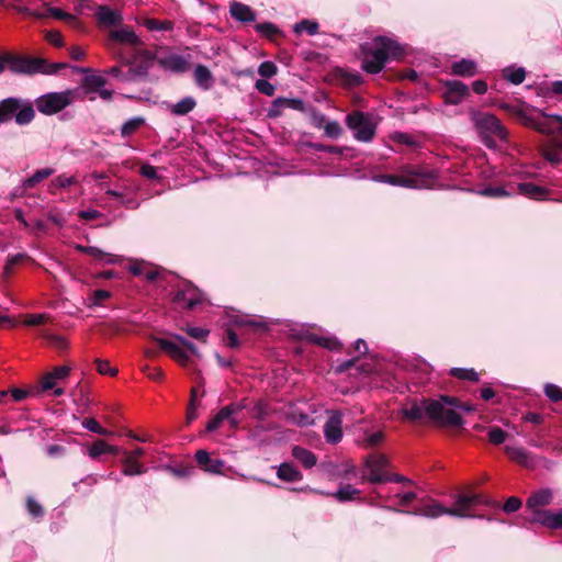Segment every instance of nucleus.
<instances>
[{"label":"nucleus","mask_w":562,"mask_h":562,"mask_svg":"<svg viewBox=\"0 0 562 562\" xmlns=\"http://www.w3.org/2000/svg\"><path fill=\"white\" fill-rule=\"evenodd\" d=\"M516 114L524 125L550 136L542 145V156L553 166L562 164V115L548 114L538 109H519Z\"/></svg>","instance_id":"f257e3e1"},{"label":"nucleus","mask_w":562,"mask_h":562,"mask_svg":"<svg viewBox=\"0 0 562 562\" xmlns=\"http://www.w3.org/2000/svg\"><path fill=\"white\" fill-rule=\"evenodd\" d=\"M457 397L441 395L437 400L424 398L402 408L403 416L411 422L426 417L440 426L460 427L463 425L462 416L447 406H456Z\"/></svg>","instance_id":"f03ea898"},{"label":"nucleus","mask_w":562,"mask_h":562,"mask_svg":"<svg viewBox=\"0 0 562 562\" xmlns=\"http://www.w3.org/2000/svg\"><path fill=\"white\" fill-rule=\"evenodd\" d=\"M492 501L481 494H459L456 497L454 505L452 507H446L436 501H429L414 509L413 512L400 510L386 506V509L405 513L415 516H422L426 518H438L443 515H449L459 518H473L474 515L470 514V510L476 506H490Z\"/></svg>","instance_id":"7ed1b4c3"},{"label":"nucleus","mask_w":562,"mask_h":562,"mask_svg":"<svg viewBox=\"0 0 562 562\" xmlns=\"http://www.w3.org/2000/svg\"><path fill=\"white\" fill-rule=\"evenodd\" d=\"M362 69L368 74H379L389 59L402 56L401 45L386 36H376L371 43L362 44Z\"/></svg>","instance_id":"20e7f679"},{"label":"nucleus","mask_w":562,"mask_h":562,"mask_svg":"<svg viewBox=\"0 0 562 562\" xmlns=\"http://www.w3.org/2000/svg\"><path fill=\"white\" fill-rule=\"evenodd\" d=\"M471 121L481 142L491 149L497 147L498 143L507 140V130L499 119L494 114L482 111H472Z\"/></svg>","instance_id":"39448f33"},{"label":"nucleus","mask_w":562,"mask_h":562,"mask_svg":"<svg viewBox=\"0 0 562 562\" xmlns=\"http://www.w3.org/2000/svg\"><path fill=\"white\" fill-rule=\"evenodd\" d=\"M4 60L7 61V66L13 72L26 75H55L60 69L67 67V64L65 63H48L43 58L20 57L11 54H5Z\"/></svg>","instance_id":"423d86ee"},{"label":"nucleus","mask_w":562,"mask_h":562,"mask_svg":"<svg viewBox=\"0 0 562 562\" xmlns=\"http://www.w3.org/2000/svg\"><path fill=\"white\" fill-rule=\"evenodd\" d=\"M35 116L34 105L27 99L10 97L0 101V124L12 120L20 125L30 124Z\"/></svg>","instance_id":"0eeeda50"},{"label":"nucleus","mask_w":562,"mask_h":562,"mask_svg":"<svg viewBox=\"0 0 562 562\" xmlns=\"http://www.w3.org/2000/svg\"><path fill=\"white\" fill-rule=\"evenodd\" d=\"M346 125L352 131L355 139L361 143H370L376 133V124L372 116L361 111H353L346 116Z\"/></svg>","instance_id":"6e6552de"},{"label":"nucleus","mask_w":562,"mask_h":562,"mask_svg":"<svg viewBox=\"0 0 562 562\" xmlns=\"http://www.w3.org/2000/svg\"><path fill=\"white\" fill-rule=\"evenodd\" d=\"M407 173V176L376 175L373 177V180L375 182L409 189H424L428 187L429 177L426 175L415 169H408Z\"/></svg>","instance_id":"1a4fd4ad"},{"label":"nucleus","mask_w":562,"mask_h":562,"mask_svg":"<svg viewBox=\"0 0 562 562\" xmlns=\"http://www.w3.org/2000/svg\"><path fill=\"white\" fill-rule=\"evenodd\" d=\"M71 91L49 92L36 99L37 110L46 115H53L71 103Z\"/></svg>","instance_id":"9d476101"},{"label":"nucleus","mask_w":562,"mask_h":562,"mask_svg":"<svg viewBox=\"0 0 562 562\" xmlns=\"http://www.w3.org/2000/svg\"><path fill=\"white\" fill-rule=\"evenodd\" d=\"M389 459L382 453H371L364 458L363 479L371 484L384 483Z\"/></svg>","instance_id":"9b49d317"},{"label":"nucleus","mask_w":562,"mask_h":562,"mask_svg":"<svg viewBox=\"0 0 562 562\" xmlns=\"http://www.w3.org/2000/svg\"><path fill=\"white\" fill-rule=\"evenodd\" d=\"M329 417L324 425V437L327 443L336 445L342 439V414L329 411Z\"/></svg>","instance_id":"f8f14e48"},{"label":"nucleus","mask_w":562,"mask_h":562,"mask_svg":"<svg viewBox=\"0 0 562 562\" xmlns=\"http://www.w3.org/2000/svg\"><path fill=\"white\" fill-rule=\"evenodd\" d=\"M173 301L183 304L188 310H193L196 305L202 303L203 294L196 286L188 282L182 289L176 292Z\"/></svg>","instance_id":"ddd939ff"},{"label":"nucleus","mask_w":562,"mask_h":562,"mask_svg":"<svg viewBox=\"0 0 562 562\" xmlns=\"http://www.w3.org/2000/svg\"><path fill=\"white\" fill-rule=\"evenodd\" d=\"M469 93V87L460 80H448L445 83L443 95L447 103L459 104Z\"/></svg>","instance_id":"4468645a"},{"label":"nucleus","mask_w":562,"mask_h":562,"mask_svg":"<svg viewBox=\"0 0 562 562\" xmlns=\"http://www.w3.org/2000/svg\"><path fill=\"white\" fill-rule=\"evenodd\" d=\"M155 341L158 344L160 349L166 351L173 360L179 362L181 366L184 367L188 364L190 360L189 353L177 342L166 338H156Z\"/></svg>","instance_id":"2eb2a0df"},{"label":"nucleus","mask_w":562,"mask_h":562,"mask_svg":"<svg viewBox=\"0 0 562 562\" xmlns=\"http://www.w3.org/2000/svg\"><path fill=\"white\" fill-rule=\"evenodd\" d=\"M109 40L117 44L138 47L143 45L140 37L128 26L112 30Z\"/></svg>","instance_id":"dca6fc26"},{"label":"nucleus","mask_w":562,"mask_h":562,"mask_svg":"<svg viewBox=\"0 0 562 562\" xmlns=\"http://www.w3.org/2000/svg\"><path fill=\"white\" fill-rule=\"evenodd\" d=\"M155 54L150 50L144 49L138 52L136 61H131L133 69L136 72V76L139 77L140 80L147 78L149 70L153 68L155 63Z\"/></svg>","instance_id":"f3484780"},{"label":"nucleus","mask_w":562,"mask_h":562,"mask_svg":"<svg viewBox=\"0 0 562 562\" xmlns=\"http://www.w3.org/2000/svg\"><path fill=\"white\" fill-rule=\"evenodd\" d=\"M198 464L207 473L223 474L225 462L221 459H212L206 450H198L195 452Z\"/></svg>","instance_id":"a211bd4d"},{"label":"nucleus","mask_w":562,"mask_h":562,"mask_svg":"<svg viewBox=\"0 0 562 562\" xmlns=\"http://www.w3.org/2000/svg\"><path fill=\"white\" fill-rule=\"evenodd\" d=\"M532 521L539 522L550 529H560L562 528V510H535Z\"/></svg>","instance_id":"6ab92c4d"},{"label":"nucleus","mask_w":562,"mask_h":562,"mask_svg":"<svg viewBox=\"0 0 562 562\" xmlns=\"http://www.w3.org/2000/svg\"><path fill=\"white\" fill-rule=\"evenodd\" d=\"M158 63L164 69L170 70L172 72H184L189 67L188 59L184 56L178 54H170L164 58H160Z\"/></svg>","instance_id":"aec40b11"},{"label":"nucleus","mask_w":562,"mask_h":562,"mask_svg":"<svg viewBox=\"0 0 562 562\" xmlns=\"http://www.w3.org/2000/svg\"><path fill=\"white\" fill-rule=\"evenodd\" d=\"M384 440V432L382 430L370 431L368 429L361 430L357 436L358 446L364 449H372L380 446Z\"/></svg>","instance_id":"412c9836"},{"label":"nucleus","mask_w":562,"mask_h":562,"mask_svg":"<svg viewBox=\"0 0 562 562\" xmlns=\"http://www.w3.org/2000/svg\"><path fill=\"white\" fill-rule=\"evenodd\" d=\"M229 13L232 18L241 23H250L256 20L255 11L241 2L233 1L229 5Z\"/></svg>","instance_id":"4be33fe9"},{"label":"nucleus","mask_w":562,"mask_h":562,"mask_svg":"<svg viewBox=\"0 0 562 562\" xmlns=\"http://www.w3.org/2000/svg\"><path fill=\"white\" fill-rule=\"evenodd\" d=\"M193 78L196 86L204 91L210 90L214 86V77L211 70L202 64L194 67Z\"/></svg>","instance_id":"5701e85b"},{"label":"nucleus","mask_w":562,"mask_h":562,"mask_svg":"<svg viewBox=\"0 0 562 562\" xmlns=\"http://www.w3.org/2000/svg\"><path fill=\"white\" fill-rule=\"evenodd\" d=\"M505 451L510 457L512 460L526 468H531L535 464L533 456L531 454V452H529L527 449L522 447L506 446Z\"/></svg>","instance_id":"b1692460"},{"label":"nucleus","mask_w":562,"mask_h":562,"mask_svg":"<svg viewBox=\"0 0 562 562\" xmlns=\"http://www.w3.org/2000/svg\"><path fill=\"white\" fill-rule=\"evenodd\" d=\"M552 497V491L549 488L540 490L531 494L527 501V507L532 510V516L535 515V510H540L539 507L549 505Z\"/></svg>","instance_id":"393cba45"},{"label":"nucleus","mask_w":562,"mask_h":562,"mask_svg":"<svg viewBox=\"0 0 562 562\" xmlns=\"http://www.w3.org/2000/svg\"><path fill=\"white\" fill-rule=\"evenodd\" d=\"M97 18L100 24L105 26L116 25L122 21V14L117 10H113L108 5L99 7Z\"/></svg>","instance_id":"a878e982"},{"label":"nucleus","mask_w":562,"mask_h":562,"mask_svg":"<svg viewBox=\"0 0 562 562\" xmlns=\"http://www.w3.org/2000/svg\"><path fill=\"white\" fill-rule=\"evenodd\" d=\"M277 476L284 482H299L303 479L302 472L290 462H283L278 467Z\"/></svg>","instance_id":"bb28decb"},{"label":"nucleus","mask_w":562,"mask_h":562,"mask_svg":"<svg viewBox=\"0 0 562 562\" xmlns=\"http://www.w3.org/2000/svg\"><path fill=\"white\" fill-rule=\"evenodd\" d=\"M451 72L460 77H473L477 72V66L474 60L462 58L451 65Z\"/></svg>","instance_id":"cd10ccee"},{"label":"nucleus","mask_w":562,"mask_h":562,"mask_svg":"<svg viewBox=\"0 0 562 562\" xmlns=\"http://www.w3.org/2000/svg\"><path fill=\"white\" fill-rule=\"evenodd\" d=\"M292 457L297 460L305 469H311L317 463L315 453L301 446H294L292 448Z\"/></svg>","instance_id":"c85d7f7f"},{"label":"nucleus","mask_w":562,"mask_h":562,"mask_svg":"<svg viewBox=\"0 0 562 562\" xmlns=\"http://www.w3.org/2000/svg\"><path fill=\"white\" fill-rule=\"evenodd\" d=\"M517 191L519 194L530 199L541 200L548 193L547 189L541 186H537L532 182H520L517 184Z\"/></svg>","instance_id":"c756f323"},{"label":"nucleus","mask_w":562,"mask_h":562,"mask_svg":"<svg viewBox=\"0 0 562 562\" xmlns=\"http://www.w3.org/2000/svg\"><path fill=\"white\" fill-rule=\"evenodd\" d=\"M124 459H123V474L126 476H133V475H139L143 474L146 471V468L137 461V459H134L132 454H128V451H123Z\"/></svg>","instance_id":"7c9ffc66"},{"label":"nucleus","mask_w":562,"mask_h":562,"mask_svg":"<svg viewBox=\"0 0 562 562\" xmlns=\"http://www.w3.org/2000/svg\"><path fill=\"white\" fill-rule=\"evenodd\" d=\"M224 420H228L232 427H237L238 422L235 417H231L228 408H221L216 415L207 423L206 430L212 432L216 430Z\"/></svg>","instance_id":"2f4dec72"},{"label":"nucleus","mask_w":562,"mask_h":562,"mask_svg":"<svg viewBox=\"0 0 562 562\" xmlns=\"http://www.w3.org/2000/svg\"><path fill=\"white\" fill-rule=\"evenodd\" d=\"M196 105V101L193 97H184L179 100L177 103L170 105V112L175 115H187Z\"/></svg>","instance_id":"473e14b6"},{"label":"nucleus","mask_w":562,"mask_h":562,"mask_svg":"<svg viewBox=\"0 0 562 562\" xmlns=\"http://www.w3.org/2000/svg\"><path fill=\"white\" fill-rule=\"evenodd\" d=\"M361 491L352 486L351 484H344L338 487L335 492L334 497L338 502H349L359 498Z\"/></svg>","instance_id":"72a5a7b5"},{"label":"nucleus","mask_w":562,"mask_h":562,"mask_svg":"<svg viewBox=\"0 0 562 562\" xmlns=\"http://www.w3.org/2000/svg\"><path fill=\"white\" fill-rule=\"evenodd\" d=\"M54 172H55V169L49 168V167L43 168V169H38L31 177H29V178L23 180L22 187H23V189H32L37 183L43 181L44 179H46V178L50 177L52 175H54Z\"/></svg>","instance_id":"f704fd0d"},{"label":"nucleus","mask_w":562,"mask_h":562,"mask_svg":"<svg viewBox=\"0 0 562 562\" xmlns=\"http://www.w3.org/2000/svg\"><path fill=\"white\" fill-rule=\"evenodd\" d=\"M503 77L513 85H520L526 78L524 67L508 66L502 71Z\"/></svg>","instance_id":"c9c22d12"},{"label":"nucleus","mask_w":562,"mask_h":562,"mask_svg":"<svg viewBox=\"0 0 562 562\" xmlns=\"http://www.w3.org/2000/svg\"><path fill=\"white\" fill-rule=\"evenodd\" d=\"M143 25L150 32H155V31H158V32H168V31H172L173 27H175V23L170 20H164V21H160V20H157V19H151V18H147L143 21Z\"/></svg>","instance_id":"e433bc0d"},{"label":"nucleus","mask_w":562,"mask_h":562,"mask_svg":"<svg viewBox=\"0 0 562 562\" xmlns=\"http://www.w3.org/2000/svg\"><path fill=\"white\" fill-rule=\"evenodd\" d=\"M145 124V119L143 116H134L126 122L121 127V136L126 138L133 135L136 131H138Z\"/></svg>","instance_id":"4c0bfd02"},{"label":"nucleus","mask_w":562,"mask_h":562,"mask_svg":"<svg viewBox=\"0 0 562 562\" xmlns=\"http://www.w3.org/2000/svg\"><path fill=\"white\" fill-rule=\"evenodd\" d=\"M15 562H27L33 559V549L25 542H20L15 546L13 551Z\"/></svg>","instance_id":"58836bf2"},{"label":"nucleus","mask_w":562,"mask_h":562,"mask_svg":"<svg viewBox=\"0 0 562 562\" xmlns=\"http://www.w3.org/2000/svg\"><path fill=\"white\" fill-rule=\"evenodd\" d=\"M294 32L301 34L306 32L308 35L318 33V23L316 21L304 19L294 25Z\"/></svg>","instance_id":"ea45409f"},{"label":"nucleus","mask_w":562,"mask_h":562,"mask_svg":"<svg viewBox=\"0 0 562 562\" xmlns=\"http://www.w3.org/2000/svg\"><path fill=\"white\" fill-rule=\"evenodd\" d=\"M450 374L460 380L477 382L480 380L479 373L473 369L452 368Z\"/></svg>","instance_id":"a19ab883"},{"label":"nucleus","mask_w":562,"mask_h":562,"mask_svg":"<svg viewBox=\"0 0 562 562\" xmlns=\"http://www.w3.org/2000/svg\"><path fill=\"white\" fill-rule=\"evenodd\" d=\"M285 109L286 106L284 103V98H277L271 102L269 109L267 110V116L270 119L280 117Z\"/></svg>","instance_id":"79ce46f5"},{"label":"nucleus","mask_w":562,"mask_h":562,"mask_svg":"<svg viewBox=\"0 0 562 562\" xmlns=\"http://www.w3.org/2000/svg\"><path fill=\"white\" fill-rule=\"evenodd\" d=\"M26 509L27 513L35 519L42 518L44 516L43 506L33 496H29L26 498Z\"/></svg>","instance_id":"37998d69"},{"label":"nucleus","mask_w":562,"mask_h":562,"mask_svg":"<svg viewBox=\"0 0 562 562\" xmlns=\"http://www.w3.org/2000/svg\"><path fill=\"white\" fill-rule=\"evenodd\" d=\"M38 334L56 348L65 349L68 347L66 339L61 336L50 334L46 330H41Z\"/></svg>","instance_id":"c03bdc74"},{"label":"nucleus","mask_w":562,"mask_h":562,"mask_svg":"<svg viewBox=\"0 0 562 562\" xmlns=\"http://www.w3.org/2000/svg\"><path fill=\"white\" fill-rule=\"evenodd\" d=\"M43 16H52L54 19L64 20L67 22H72L75 20V16L71 13L54 7L47 8Z\"/></svg>","instance_id":"a18cd8bd"},{"label":"nucleus","mask_w":562,"mask_h":562,"mask_svg":"<svg viewBox=\"0 0 562 562\" xmlns=\"http://www.w3.org/2000/svg\"><path fill=\"white\" fill-rule=\"evenodd\" d=\"M81 424L83 428L91 432L101 436H108L110 434V431L103 428L94 418H85Z\"/></svg>","instance_id":"49530a36"},{"label":"nucleus","mask_w":562,"mask_h":562,"mask_svg":"<svg viewBox=\"0 0 562 562\" xmlns=\"http://www.w3.org/2000/svg\"><path fill=\"white\" fill-rule=\"evenodd\" d=\"M544 395L551 402H560L562 401V389L553 383H547L543 387Z\"/></svg>","instance_id":"de8ad7c7"},{"label":"nucleus","mask_w":562,"mask_h":562,"mask_svg":"<svg viewBox=\"0 0 562 562\" xmlns=\"http://www.w3.org/2000/svg\"><path fill=\"white\" fill-rule=\"evenodd\" d=\"M487 437L491 443L498 446L506 440L507 434L499 427H491L487 431Z\"/></svg>","instance_id":"09e8293b"},{"label":"nucleus","mask_w":562,"mask_h":562,"mask_svg":"<svg viewBox=\"0 0 562 562\" xmlns=\"http://www.w3.org/2000/svg\"><path fill=\"white\" fill-rule=\"evenodd\" d=\"M278 72V67L273 61L266 60L262 61L258 67V74L262 78H272Z\"/></svg>","instance_id":"8fccbe9b"},{"label":"nucleus","mask_w":562,"mask_h":562,"mask_svg":"<svg viewBox=\"0 0 562 562\" xmlns=\"http://www.w3.org/2000/svg\"><path fill=\"white\" fill-rule=\"evenodd\" d=\"M323 127L325 135L331 139H337L342 133V128L337 121H329Z\"/></svg>","instance_id":"3c124183"},{"label":"nucleus","mask_w":562,"mask_h":562,"mask_svg":"<svg viewBox=\"0 0 562 562\" xmlns=\"http://www.w3.org/2000/svg\"><path fill=\"white\" fill-rule=\"evenodd\" d=\"M82 250L86 254H88L89 256H91V257H93V258H95L98 260H105L109 263L116 262V260H114L112 258H109V255L106 252H104L103 250H101L100 248H98V247L88 246V247L82 248Z\"/></svg>","instance_id":"603ef678"},{"label":"nucleus","mask_w":562,"mask_h":562,"mask_svg":"<svg viewBox=\"0 0 562 562\" xmlns=\"http://www.w3.org/2000/svg\"><path fill=\"white\" fill-rule=\"evenodd\" d=\"M184 331L191 337L196 340L205 341L210 331L202 327L196 326H187L184 328Z\"/></svg>","instance_id":"864d4df0"},{"label":"nucleus","mask_w":562,"mask_h":562,"mask_svg":"<svg viewBox=\"0 0 562 562\" xmlns=\"http://www.w3.org/2000/svg\"><path fill=\"white\" fill-rule=\"evenodd\" d=\"M255 88L262 94L267 97H272L276 92V87L270 83L266 78L258 79L255 82Z\"/></svg>","instance_id":"5fc2aeb1"},{"label":"nucleus","mask_w":562,"mask_h":562,"mask_svg":"<svg viewBox=\"0 0 562 562\" xmlns=\"http://www.w3.org/2000/svg\"><path fill=\"white\" fill-rule=\"evenodd\" d=\"M106 442L104 440H97L92 443V446L88 449V456L91 459H97L101 454L106 453Z\"/></svg>","instance_id":"6e6d98bb"},{"label":"nucleus","mask_w":562,"mask_h":562,"mask_svg":"<svg viewBox=\"0 0 562 562\" xmlns=\"http://www.w3.org/2000/svg\"><path fill=\"white\" fill-rule=\"evenodd\" d=\"M196 406H198V403H196V392H195V389H192L191 390L190 403H189L188 411H187L188 423L193 422L198 417Z\"/></svg>","instance_id":"4d7b16f0"},{"label":"nucleus","mask_w":562,"mask_h":562,"mask_svg":"<svg viewBox=\"0 0 562 562\" xmlns=\"http://www.w3.org/2000/svg\"><path fill=\"white\" fill-rule=\"evenodd\" d=\"M111 296V293L106 290H95L92 295L90 296V304L89 306H99L101 305L102 301L109 299Z\"/></svg>","instance_id":"13d9d810"},{"label":"nucleus","mask_w":562,"mask_h":562,"mask_svg":"<svg viewBox=\"0 0 562 562\" xmlns=\"http://www.w3.org/2000/svg\"><path fill=\"white\" fill-rule=\"evenodd\" d=\"M255 27L257 32L267 36H272L279 32L278 27L271 22L258 23Z\"/></svg>","instance_id":"bf43d9fd"},{"label":"nucleus","mask_w":562,"mask_h":562,"mask_svg":"<svg viewBox=\"0 0 562 562\" xmlns=\"http://www.w3.org/2000/svg\"><path fill=\"white\" fill-rule=\"evenodd\" d=\"M292 422L300 427L312 426L314 424L313 417L305 413L293 414Z\"/></svg>","instance_id":"052dcab7"},{"label":"nucleus","mask_w":562,"mask_h":562,"mask_svg":"<svg viewBox=\"0 0 562 562\" xmlns=\"http://www.w3.org/2000/svg\"><path fill=\"white\" fill-rule=\"evenodd\" d=\"M47 314H29L24 317V324L27 326H38L47 321Z\"/></svg>","instance_id":"680f3d73"},{"label":"nucleus","mask_w":562,"mask_h":562,"mask_svg":"<svg viewBox=\"0 0 562 562\" xmlns=\"http://www.w3.org/2000/svg\"><path fill=\"white\" fill-rule=\"evenodd\" d=\"M77 182L75 177H68L66 175H59L53 180V186L57 188H67Z\"/></svg>","instance_id":"e2e57ef3"},{"label":"nucleus","mask_w":562,"mask_h":562,"mask_svg":"<svg viewBox=\"0 0 562 562\" xmlns=\"http://www.w3.org/2000/svg\"><path fill=\"white\" fill-rule=\"evenodd\" d=\"M286 109L304 112L305 102L300 98H284Z\"/></svg>","instance_id":"0e129e2a"},{"label":"nucleus","mask_w":562,"mask_h":562,"mask_svg":"<svg viewBox=\"0 0 562 562\" xmlns=\"http://www.w3.org/2000/svg\"><path fill=\"white\" fill-rule=\"evenodd\" d=\"M481 194L492 198H499L508 195V192L505 191L502 187H487L480 191Z\"/></svg>","instance_id":"69168bd1"},{"label":"nucleus","mask_w":562,"mask_h":562,"mask_svg":"<svg viewBox=\"0 0 562 562\" xmlns=\"http://www.w3.org/2000/svg\"><path fill=\"white\" fill-rule=\"evenodd\" d=\"M318 346L328 350H338L340 348V342L333 336H324Z\"/></svg>","instance_id":"338daca9"},{"label":"nucleus","mask_w":562,"mask_h":562,"mask_svg":"<svg viewBox=\"0 0 562 562\" xmlns=\"http://www.w3.org/2000/svg\"><path fill=\"white\" fill-rule=\"evenodd\" d=\"M521 506V501L518 498V497H509L504 506H503V509L504 512L506 513H514V512H517Z\"/></svg>","instance_id":"774afa93"}]
</instances>
